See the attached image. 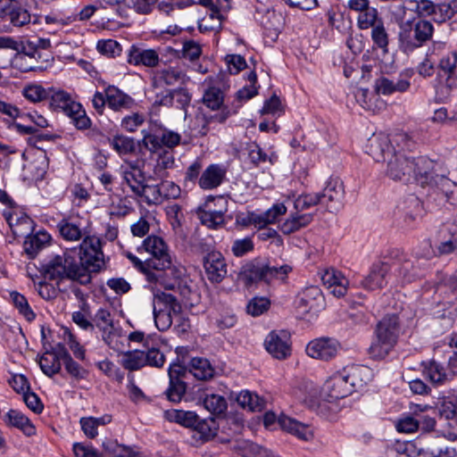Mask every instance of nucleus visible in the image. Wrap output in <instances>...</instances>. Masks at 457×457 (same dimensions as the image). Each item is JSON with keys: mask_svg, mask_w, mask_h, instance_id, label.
Here are the masks:
<instances>
[{"mask_svg": "<svg viewBox=\"0 0 457 457\" xmlns=\"http://www.w3.org/2000/svg\"><path fill=\"white\" fill-rule=\"evenodd\" d=\"M240 278L246 283L266 282V266L262 263H248L242 268Z\"/></svg>", "mask_w": 457, "mask_h": 457, "instance_id": "obj_39", "label": "nucleus"}, {"mask_svg": "<svg viewBox=\"0 0 457 457\" xmlns=\"http://www.w3.org/2000/svg\"><path fill=\"white\" fill-rule=\"evenodd\" d=\"M267 278L266 283H270L274 279L284 281L288 273L292 271V267L288 264L280 266L265 264Z\"/></svg>", "mask_w": 457, "mask_h": 457, "instance_id": "obj_58", "label": "nucleus"}, {"mask_svg": "<svg viewBox=\"0 0 457 457\" xmlns=\"http://www.w3.org/2000/svg\"><path fill=\"white\" fill-rule=\"evenodd\" d=\"M104 265L101 240L96 237H87L79 249L74 248L46 260L42 264V272L45 278L58 284L70 279L87 285L92 279L91 273L100 271Z\"/></svg>", "mask_w": 457, "mask_h": 457, "instance_id": "obj_1", "label": "nucleus"}, {"mask_svg": "<svg viewBox=\"0 0 457 457\" xmlns=\"http://www.w3.org/2000/svg\"><path fill=\"white\" fill-rule=\"evenodd\" d=\"M93 321L101 331L104 341L112 346L113 339L116 336V328L111 312L104 308L96 311Z\"/></svg>", "mask_w": 457, "mask_h": 457, "instance_id": "obj_27", "label": "nucleus"}, {"mask_svg": "<svg viewBox=\"0 0 457 457\" xmlns=\"http://www.w3.org/2000/svg\"><path fill=\"white\" fill-rule=\"evenodd\" d=\"M434 26L428 20H418L413 24L410 21L400 27L399 42L404 52H411L420 47L433 35Z\"/></svg>", "mask_w": 457, "mask_h": 457, "instance_id": "obj_5", "label": "nucleus"}, {"mask_svg": "<svg viewBox=\"0 0 457 457\" xmlns=\"http://www.w3.org/2000/svg\"><path fill=\"white\" fill-rule=\"evenodd\" d=\"M185 73L179 68L170 67L161 70L154 76V83H163L167 86H174L183 82Z\"/></svg>", "mask_w": 457, "mask_h": 457, "instance_id": "obj_41", "label": "nucleus"}, {"mask_svg": "<svg viewBox=\"0 0 457 457\" xmlns=\"http://www.w3.org/2000/svg\"><path fill=\"white\" fill-rule=\"evenodd\" d=\"M321 280L336 297L339 298L346 295L349 280L340 270L334 268L327 269L321 275Z\"/></svg>", "mask_w": 457, "mask_h": 457, "instance_id": "obj_23", "label": "nucleus"}, {"mask_svg": "<svg viewBox=\"0 0 457 457\" xmlns=\"http://www.w3.org/2000/svg\"><path fill=\"white\" fill-rule=\"evenodd\" d=\"M203 404L208 411L214 415L224 413L228 407L226 399L216 394L206 395Z\"/></svg>", "mask_w": 457, "mask_h": 457, "instance_id": "obj_53", "label": "nucleus"}, {"mask_svg": "<svg viewBox=\"0 0 457 457\" xmlns=\"http://www.w3.org/2000/svg\"><path fill=\"white\" fill-rule=\"evenodd\" d=\"M442 443L441 437L423 436L416 439L411 446L416 457H450L449 449L444 447Z\"/></svg>", "mask_w": 457, "mask_h": 457, "instance_id": "obj_16", "label": "nucleus"}, {"mask_svg": "<svg viewBox=\"0 0 457 457\" xmlns=\"http://www.w3.org/2000/svg\"><path fill=\"white\" fill-rule=\"evenodd\" d=\"M112 421L110 415L102 417H83L79 420L81 429L85 436L88 438H95L98 435L97 428L99 426H104Z\"/></svg>", "mask_w": 457, "mask_h": 457, "instance_id": "obj_37", "label": "nucleus"}, {"mask_svg": "<svg viewBox=\"0 0 457 457\" xmlns=\"http://www.w3.org/2000/svg\"><path fill=\"white\" fill-rule=\"evenodd\" d=\"M189 367L190 373L197 379L206 380L213 377L214 369L207 359L193 358Z\"/></svg>", "mask_w": 457, "mask_h": 457, "instance_id": "obj_40", "label": "nucleus"}, {"mask_svg": "<svg viewBox=\"0 0 457 457\" xmlns=\"http://www.w3.org/2000/svg\"><path fill=\"white\" fill-rule=\"evenodd\" d=\"M140 198L148 205H158L162 203V196L161 193V187L159 185H149L145 182L142 185L139 194L135 195Z\"/></svg>", "mask_w": 457, "mask_h": 457, "instance_id": "obj_45", "label": "nucleus"}, {"mask_svg": "<svg viewBox=\"0 0 457 457\" xmlns=\"http://www.w3.org/2000/svg\"><path fill=\"white\" fill-rule=\"evenodd\" d=\"M426 253H417L419 256L428 260L434 255H448L457 253V226H453L449 229V237L442 240L436 246L435 252L428 242L423 244Z\"/></svg>", "mask_w": 457, "mask_h": 457, "instance_id": "obj_24", "label": "nucleus"}, {"mask_svg": "<svg viewBox=\"0 0 457 457\" xmlns=\"http://www.w3.org/2000/svg\"><path fill=\"white\" fill-rule=\"evenodd\" d=\"M166 129L159 120L150 118L146 129H142L143 136L142 142L144 146L150 152L155 153L158 151V137L161 136L162 131Z\"/></svg>", "mask_w": 457, "mask_h": 457, "instance_id": "obj_30", "label": "nucleus"}, {"mask_svg": "<svg viewBox=\"0 0 457 457\" xmlns=\"http://www.w3.org/2000/svg\"><path fill=\"white\" fill-rule=\"evenodd\" d=\"M57 228L65 240L78 241L82 237L80 222L78 220L62 219Z\"/></svg>", "mask_w": 457, "mask_h": 457, "instance_id": "obj_38", "label": "nucleus"}, {"mask_svg": "<svg viewBox=\"0 0 457 457\" xmlns=\"http://www.w3.org/2000/svg\"><path fill=\"white\" fill-rule=\"evenodd\" d=\"M320 203V195L318 193L299 195L294 202L295 211L303 212Z\"/></svg>", "mask_w": 457, "mask_h": 457, "instance_id": "obj_59", "label": "nucleus"}, {"mask_svg": "<svg viewBox=\"0 0 457 457\" xmlns=\"http://www.w3.org/2000/svg\"><path fill=\"white\" fill-rule=\"evenodd\" d=\"M370 37L374 46L384 53L388 52L389 36L385 28L384 21L371 28Z\"/></svg>", "mask_w": 457, "mask_h": 457, "instance_id": "obj_55", "label": "nucleus"}, {"mask_svg": "<svg viewBox=\"0 0 457 457\" xmlns=\"http://www.w3.org/2000/svg\"><path fill=\"white\" fill-rule=\"evenodd\" d=\"M323 390L328 401L342 399L353 394L351 386L341 370L333 373L326 380Z\"/></svg>", "mask_w": 457, "mask_h": 457, "instance_id": "obj_19", "label": "nucleus"}, {"mask_svg": "<svg viewBox=\"0 0 457 457\" xmlns=\"http://www.w3.org/2000/svg\"><path fill=\"white\" fill-rule=\"evenodd\" d=\"M270 302L268 298L255 296L249 301L246 306L247 313L253 317L260 316L270 308Z\"/></svg>", "mask_w": 457, "mask_h": 457, "instance_id": "obj_61", "label": "nucleus"}, {"mask_svg": "<svg viewBox=\"0 0 457 457\" xmlns=\"http://www.w3.org/2000/svg\"><path fill=\"white\" fill-rule=\"evenodd\" d=\"M49 108L53 111H62L71 120L78 129H88L91 120L87 117L81 104L75 101L71 95L61 87H49Z\"/></svg>", "mask_w": 457, "mask_h": 457, "instance_id": "obj_3", "label": "nucleus"}, {"mask_svg": "<svg viewBox=\"0 0 457 457\" xmlns=\"http://www.w3.org/2000/svg\"><path fill=\"white\" fill-rule=\"evenodd\" d=\"M223 211L216 210H200L198 212V217L201 223L212 229H218L225 225Z\"/></svg>", "mask_w": 457, "mask_h": 457, "instance_id": "obj_42", "label": "nucleus"}, {"mask_svg": "<svg viewBox=\"0 0 457 457\" xmlns=\"http://www.w3.org/2000/svg\"><path fill=\"white\" fill-rule=\"evenodd\" d=\"M382 21L383 19L379 17L378 10L370 5L360 12L357 18V25L360 29H371Z\"/></svg>", "mask_w": 457, "mask_h": 457, "instance_id": "obj_48", "label": "nucleus"}, {"mask_svg": "<svg viewBox=\"0 0 457 457\" xmlns=\"http://www.w3.org/2000/svg\"><path fill=\"white\" fill-rule=\"evenodd\" d=\"M411 73L406 71L401 73L396 81L386 77H380L375 80L374 90L377 95L388 96L395 92L403 93L409 89L411 83Z\"/></svg>", "mask_w": 457, "mask_h": 457, "instance_id": "obj_22", "label": "nucleus"}, {"mask_svg": "<svg viewBox=\"0 0 457 457\" xmlns=\"http://www.w3.org/2000/svg\"><path fill=\"white\" fill-rule=\"evenodd\" d=\"M181 136L172 130L165 129L162 131L160 137H158V151L162 150V146H166L170 149L179 145Z\"/></svg>", "mask_w": 457, "mask_h": 457, "instance_id": "obj_62", "label": "nucleus"}, {"mask_svg": "<svg viewBox=\"0 0 457 457\" xmlns=\"http://www.w3.org/2000/svg\"><path fill=\"white\" fill-rule=\"evenodd\" d=\"M180 311L181 305L172 294L160 290L154 293L153 314L159 330H167L172 324V315L179 314Z\"/></svg>", "mask_w": 457, "mask_h": 457, "instance_id": "obj_6", "label": "nucleus"}, {"mask_svg": "<svg viewBox=\"0 0 457 457\" xmlns=\"http://www.w3.org/2000/svg\"><path fill=\"white\" fill-rule=\"evenodd\" d=\"M104 446L113 457H139V453L134 448L119 445L116 442L104 444Z\"/></svg>", "mask_w": 457, "mask_h": 457, "instance_id": "obj_60", "label": "nucleus"}, {"mask_svg": "<svg viewBox=\"0 0 457 457\" xmlns=\"http://www.w3.org/2000/svg\"><path fill=\"white\" fill-rule=\"evenodd\" d=\"M165 417L170 421L177 422L187 428H193L198 416L194 411L170 410L165 411Z\"/></svg>", "mask_w": 457, "mask_h": 457, "instance_id": "obj_49", "label": "nucleus"}, {"mask_svg": "<svg viewBox=\"0 0 457 457\" xmlns=\"http://www.w3.org/2000/svg\"><path fill=\"white\" fill-rule=\"evenodd\" d=\"M147 281L162 287L165 290L179 292L183 299L189 300L192 288L185 277V269L173 264L158 265L147 275Z\"/></svg>", "mask_w": 457, "mask_h": 457, "instance_id": "obj_2", "label": "nucleus"}, {"mask_svg": "<svg viewBox=\"0 0 457 457\" xmlns=\"http://www.w3.org/2000/svg\"><path fill=\"white\" fill-rule=\"evenodd\" d=\"M186 389L187 386L184 381H170V386L166 391L167 397L170 401L178 403L182 399Z\"/></svg>", "mask_w": 457, "mask_h": 457, "instance_id": "obj_64", "label": "nucleus"}, {"mask_svg": "<svg viewBox=\"0 0 457 457\" xmlns=\"http://www.w3.org/2000/svg\"><path fill=\"white\" fill-rule=\"evenodd\" d=\"M400 333L399 319L395 314L386 315L378 321L373 341L369 348L373 359H383L395 345Z\"/></svg>", "mask_w": 457, "mask_h": 457, "instance_id": "obj_4", "label": "nucleus"}, {"mask_svg": "<svg viewBox=\"0 0 457 457\" xmlns=\"http://www.w3.org/2000/svg\"><path fill=\"white\" fill-rule=\"evenodd\" d=\"M39 365L43 373L48 377H53L59 373L62 367L61 361L50 352H46L41 356Z\"/></svg>", "mask_w": 457, "mask_h": 457, "instance_id": "obj_54", "label": "nucleus"}, {"mask_svg": "<svg viewBox=\"0 0 457 457\" xmlns=\"http://www.w3.org/2000/svg\"><path fill=\"white\" fill-rule=\"evenodd\" d=\"M110 146L120 155L129 154L135 151V142L133 138L116 135L109 139Z\"/></svg>", "mask_w": 457, "mask_h": 457, "instance_id": "obj_51", "label": "nucleus"}, {"mask_svg": "<svg viewBox=\"0 0 457 457\" xmlns=\"http://www.w3.org/2000/svg\"><path fill=\"white\" fill-rule=\"evenodd\" d=\"M266 351L278 360H285L291 354V335L287 330L270 331L264 340Z\"/></svg>", "mask_w": 457, "mask_h": 457, "instance_id": "obj_10", "label": "nucleus"}, {"mask_svg": "<svg viewBox=\"0 0 457 457\" xmlns=\"http://www.w3.org/2000/svg\"><path fill=\"white\" fill-rule=\"evenodd\" d=\"M133 211L131 201L127 196H117L110 206V214L116 217H125Z\"/></svg>", "mask_w": 457, "mask_h": 457, "instance_id": "obj_56", "label": "nucleus"}, {"mask_svg": "<svg viewBox=\"0 0 457 457\" xmlns=\"http://www.w3.org/2000/svg\"><path fill=\"white\" fill-rule=\"evenodd\" d=\"M366 152L374 161L387 162L396 151L392 146V140L385 133L373 134L368 140Z\"/></svg>", "mask_w": 457, "mask_h": 457, "instance_id": "obj_15", "label": "nucleus"}, {"mask_svg": "<svg viewBox=\"0 0 457 457\" xmlns=\"http://www.w3.org/2000/svg\"><path fill=\"white\" fill-rule=\"evenodd\" d=\"M386 163V175L390 179L403 182H409L412 179V158L407 157L401 151L394 153Z\"/></svg>", "mask_w": 457, "mask_h": 457, "instance_id": "obj_12", "label": "nucleus"}, {"mask_svg": "<svg viewBox=\"0 0 457 457\" xmlns=\"http://www.w3.org/2000/svg\"><path fill=\"white\" fill-rule=\"evenodd\" d=\"M139 253L145 252L151 255L148 266L154 268L158 265L170 264V252L166 242L158 236H148L137 248Z\"/></svg>", "mask_w": 457, "mask_h": 457, "instance_id": "obj_7", "label": "nucleus"}, {"mask_svg": "<svg viewBox=\"0 0 457 457\" xmlns=\"http://www.w3.org/2000/svg\"><path fill=\"white\" fill-rule=\"evenodd\" d=\"M106 101L107 105L114 111L128 110L134 105L132 97L113 86L106 88Z\"/></svg>", "mask_w": 457, "mask_h": 457, "instance_id": "obj_32", "label": "nucleus"}, {"mask_svg": "<svg viewBox=\"0 0 457 457\" xmlns=\"http://www.w3.org/2000/svg\"><path fill=\"white\" fill-rule=\"evenodd\" d=\"M127 61L134 66L154 68L159 65L160 56L155 49L132 45L127 52Z\"/></svg>", "mask_w": 457, "mask_h": 457, "instance_id": "obj_18", "label": "nucleus"}, {"mask_svg": "<svg viewBox=\"0 0 457 457\" xmlns=\"http://www.w3.org/2000/svg\"><path fill=\"white\" fill-rule=\"evenodd\" d=\"M412 179L421 186L436 184L438 179H445L443 176L439 178L438 175H435L434 170L436 164L426 156L412 158Z\"/></svg>", "mask_w": 457, "mask_h": 457, "instance_id": "obj_17", "label": "nucleus"}, {"mask_svg": "<svg viewBox=\"0 0 457 457\" xmlns=\"http://www.w3.org/2000/svg\"><path fill=\"white\" fill-rule=\"evenodd\" d=\"M342 372L353 392L361 390L372 379V370L367 366L352 364L344 367Z\"/></svg>", "mask_w": 457, "mask_h": 457, "instance_id": "obj_21", "label": "nucleus"}, {"mask_svg": "<svg viewBox=\"0 0 457 457\" xmlns=\"http://www.w3.org/2000/svg\"><path fill=\"white\" fill-rule=\"evenodd\" d=\"M2 419L7 426L20 429L27 436L36 434L34 425L28 417L18 410H9L3 415Z\"/></svg>", "mask_w": 457, "mask_h": 457, "instance_id": "obj_29", "label": "nucleus"}, {"mask_svg": "<svg viewBox=\"0 0 457 457\" xmlns=\"http://www.w3.org/2000/svg\"><path fill=\"white\" fill-rule=\"evenodd\" d=\"M121 365L129 370H137L145 366L144 350H134L124 353Z\"/></svg>", "mask_w": 457, "mask_h": 457, "instance_id": "obj_50", "label": "nucleus"}, {"mask_svg": "<svg viewBox=\"0 0 457 457\" xmlns=\"http://www.w3.org/2000/svg\"><path fill=\"white\" fill-rule=\"evenodd\" d=\"M49 87H45L41 84L30 83L22 89V96L31 103H40L47 100Z\"/></svg>", "mask_w": 457, "mask_h": 457, "instance_id": "obj_47", "label": "nucleus"}, {"mask_svg": "<svg viewBox=\"0 0 457 457\" xmlns=\"http://www.w3.org/2000/svg\"><path fill=\"white\" fill-rule=\"evenodd\" d=\"M175 167L174 154L171 150H162L159 154L156 165L155 173H158L164 170L172 169Z\"/></svg>", "mask_w": 457, "mask_h": 457, "instance_id": "obj_63", "label": "nucleus"}, {"mask_svg": "<svg viewBox=\"0 0 457 457\" xmlns=\"http://www.w3.org/2000/svg\"><path fill=\"white\" fill-rule=\"evenodd\" d=\"M50 239L51 236L46 231L39 230L35 234L31 233L23 242V250L30 259H33L49 244Z\"/></svg>", "mask_w": 457, "mask_h": 457, "instance_id": "obj_31", "label": "nucleus"}, {"mask_svg": "<svg viewBox=\"0 0 457 457\" xmlns=\"http://www.w3.org/2000/svg\"><path fill=\"white\" fill-rule=\"evenodd\" d=\"M226 176V170L220 164L209 165L198 179L202 189L211 190L218 187Z\"/></svg>", "mask_w": 457, "mask_h": 457, "instance_id": "obj_28", "label": "nucleus"}, {"mask_svg": "<svg viewBox=\"0 0 457 457\" xmlns=\"http://www.w3.org/2000/svg\"><path fill=\"white\" fill-rule=\"evenodd\" d=\"M10 22L15 27H23L30 22L36 23L37 17L20 5L15 0H12L11 8L8 10Z\"/></svg>", "mask_w": 457, "mask_h": 457, "instance_id": "obj_36", "label": "nucleus"}, {"mask_svg": "<svg viewBox=\"0 0 457 457\" xmlns=\"http://www.w3.org/2000/svg\"><path fill=\"white\" fill-rule=\"evenodd\" d=\"M120 174L122 178V184L129 187L136 195L140 193L142 185L145 182L144 164L139 161H125L120 167Z\"/></svg>", "mask_w": 457, "mask_h": 457, "instance_id": "obj_13", "label": "nucleus"}, {"mask_svg": "<svg viewBox=\"0 0 457 457\" xmlns=\"http://www.w3.org/2000/svg\"><path fill=\"white\" fill-rule=\"evenodd\" d=\"M160 340L157 338L150 345L144 350L145 366L149 365L152 367L160 368L164 364L165 356L160 351Z\"/></svg>", "mask_w": 457, "mask_h": 457, "instance_id": "obj_43", "label": "nucleus"}, {"mask_svg": "<svg viewBox=\"0 0 457 457\" xmlns=\"http://www.w3.org/2000/svg\"><path fill=\"white\" fill-rule=\"evenodd\" d=\"M439 71L447 77L446 86H442L437 89V94L441 91L446 97L453 86V80L457 79V53L454 51L447 52L443 55L439 62Z\"/></svg>", "mask_w": 457, "mask_h": 457, "instance_id": "obj_25", "label": "nucleus"}, {"mask_svg": "<svg viewBox=\"0 0 457 457\" xmlns=\"http://www.w3.org/2000/svg\"><path fill=\"white\" fill-rule=\"evenodd\" d=\"M423 375L435 385L443 384L447 378L445 369L435 361L424 363Z\"/></svg>", "mask_w": 457, "mask_h": 457, "instance_id": "obj_46", "label": "nucleus"}, {"mask_svg": "<svg viewBox=\"0 0 457 457\" xmlns=\"http://www.w3.org/2000/svg\"><path fill=\"white\" fill-rule=\"evenodd\" d=\"M204 267L212 283H220L228 273L226 261L220 252L209 253L204 257Z\"/></svg>", "mask_w": 457, "mask_h": 457, "instance_id": "obj_20", "label": "nucleus"}, {"mask_svg": "<svg viewBox=\"0 0 457 457\" xmlns=\"http://www.w3.org/2000/svg\"><path fill=\"white\" fill-rule=\"evenodd\" d=\"M313 220L312 213H302L295 211L281 224L280 230L285 235H290L308 226Z\"/></svg>", "mask_w": 457, "mask_h": 457, "instance_id": "obj_35", "label": "nucleus"}, {"mask_svg": "<svg viewBox=\"0 0 457 457\" xmlns=\"http://www.w3.org/2000/svg\"><path fill=\"white\" fill-rule=\"evenodd\" d=\"M10 296L14 306L19 310L20 313L26 318L27 320L30 321L35 319V313L31 310L26 297L23 295L14 291L10 294Z\"/></svg>", "mask_w": 457, "mask_h": 457, "instance_id": "obj_57", "label": "nucleus"}, {"mask_svg": "<svg viewBox=\"0 0 457 457\" xmlns=\"http://www.w3.org/2000/svg\"><path fill=\"white\" fill-rule=\"evenodd\" d=\"M324 307L325 298L318 287L305 288L296 301V308L301 314L317 315Z\"/></svg>", "mask_w": 457, "mask_h": 457, "instance_id": "obj_14", "label": "nucleus"}, {"mask_svg": "<svg viewBox=\"0 0 457 457\" xmlns=\"http://www.w3.org/2000/svg\"><path fill=\"white\" fill-rule=\"evenodd\" d=\"M389 266L386 263L373 264L370 273L361 281V286L366 290H376L387 284Z\"/></svg>", "mask_w": 457, "mask_h": 457, "instance_id": "obj_26", "label": "nucleus"}, {"mask_svg": "<svg viewBox=\"0 0 457 457\" xmlns=\"http://www.w3.org/2000/svg\"><path fill=\"white\" fill-rule=\"evenodd\" d=\"M204 104L212 110H220L218 113L210 116L209 121L214 120L223 123L231 115L227 107H223L224 93L215 83H209L203 96Z\"/></svg>", "mask_w": 457, "mask_h": 457, "instance_id": "obj_11", "label": "nucleus"}, {"mask_svg": "<svg viewBox=\"0 0 457 457\" xmlns=\"http://www.w3.org/2000/svg\"><path fill=\"white\" fill-rule=\"evenodd\" d=\"M193 428L195 432L194 436L202 443H205L216 436L219 426L213 418L200 420L197 417Z\"/></svg>", "mask_w": 457, "mask_h": 457, "instance_id": "obj_34", "label": "nucleus"}, {"mask_svg": "<svg viewBox=\"0 0 457 457\" xmlns=\"http://www.w3.org/2000/svg\"><path fill=\"white\" fill-rule=\"evenodd\" d=\"M320 195L321 204H340L345 195L343 182L339 179H330Z\"/></svg>", "mask_w": 457, "mask_h": 457, "instance_id": "obj_33", "label": "nucleus"}, {"mask_svg": "<svg viewBox=\"0 0 457 457\" xmlns=\"http://www.w3.org/2000/svg\"><path fill=\"white\" fill-rule=\"evenodd\" d=\"M277 420L278 425L283 430L297 436L299 439L303 441L312 439L313 433L309 426L287 415L281 414L277 418L274 412H266L263 418V422L265 427H269L274 424Z\"/></svg>", "mask_w": 457, "mask_h": 457, "instance_id": "obj_8", "label": "nucleus"}, {"mask_svg": "<svg viewBox=\"0 0 457 457\" xmlns=\"http://www.w3.org/2000/svg\"><path fill=\"white\" fill-rule=\"evenodd\" d=\"M341 348V344L336 338L322 337L310 341L305 351L312 359L328 361L336 358Z\"/></svg>", "mask_w": 457, "mask_h": 457, "instance_id": "obj_9", "label": "nucleus"}, {"mask_svg": "<svg viewBox=\"0 0 457 457\" xmlns=\"http://www.w3.org/2000/svg\"><path fill=\"white\" fill-rule=\"evenodd\" d=\"M457 13V0L440 2L436 4L433 21L436 23H444L451 20Z\"/></svg>", "mask_w": 457, "mask_h": 457, "instance_id": "obj_44", "label": "nucleus"}, {"mask_svg": "<svg viewBox=\"0 0 457 457\" xmlns=\"http://www.w3.org/2000/svg\"><path fill=\"white\" fill-rule=\"evenodd\" d=\"M237 403L244 409L255 411H261L263 407V401L255 394L250 391H241L237 396Z\"/></svg>", "mask_w": 457, "mask_h": 457, "instance_id": "obj_52", "label": "nucleus"}]
</instances>
